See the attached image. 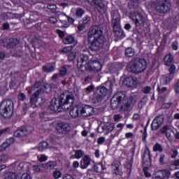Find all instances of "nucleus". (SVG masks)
Masks as SVG:
<instances>
[{
	"label": "nucleus",
	"instance_id": "41",
	"mask_svg": "<svg viewBox=\"0 0 179 179\" xmlns=\"http://www.w3.org/2000/svg\"><path fill=\"white\" fill-rule=\"evenodd\" d=\"M90 20H92V18L90 17V16L85 15L83 18V24H84V26H87V24H89V23H90Z\"/></svg>",
	"mask_w": 179,
	"mask_h": 179
},
{
	"label": "nucleus",
	"instance_id": "36",
	"mask_svg": "<svg viewBox=\"0 0 179 179\" xmlns=\"http://www.w3.org/2000/svg\"><path fill=\"white\" fill-rule=\"evenodd\" d=\"M66 73H68V68H66V66H62L59 70V76H65Z\"/></svg>",
	"mask_w": 179,
	"mask_h": 179
},
{
	"label": "nucleus",
	"instance_id": "62",
	"mask_svg": "<svg viewBox=\"0 0 179 179\" xmlns=\"http://www.w3.org/2000/svg\"><path fill=\"white\" fill-rule=\"evenodd\" d=\"M41 85H43V81H41V80L36 81L35 84L34 85V87H35L36 89H38V87H40V86H41Z\"/></svg>",
	"mask_w": 179,
	"mask_h": 179
},
{
	"label": "nucleus",
	"instance_id": "38",
	"mask_svg": "<svg viewBox=\"0 0 179 179\" xmlns=\"http://www.w3.org/2000/svg\"><path fill=\"white\" fill-rule=\"evenodd\" d=\"M85 12L86 11H85V10L83 8H80L76 10V16H77V17H82V16H83V15H85Z\"/></svg>",
	"mask_w": 179,
	"mask_h": 179
},
{
	"label": "nucleus",
	"instance_id": "11",
	"mask_svg": "<svg viewBox=\"0 0 179 179\" xmlns=\"http://www.w3.org/2000/svg\"><path fill=\"white\" fill-rule=\"evenodd\" d=\"M135 101V98L134 96H130L120 106L119 111L122 114H125V113H128L131 108L132 107V104H134Z\"/></svg>",
	"mask_w": 179,
	"mask_h": 179
},
{
	"label": "nucleus",
	"instance_id": "7",
	"mask_svg": "<svg viewBox=\"0 0 179 179\" xmlns=\"http://www.w3.org/2000/svg\"><path fill=\"white\" fill-rule=\"evenodd\" d=\"M129 19L135 24L137 30H141L145 26V18L139 11H131L129 13Z\"/></svg>",
	"mask_w": 179,
	"mask_h": 179
},
{
	"label": "nucleus",
	"instance_id": "29",
	"mask_svg": "<svg viewBox=\"0 0 179 179\" xmlns=\"http://www.w3.org/2000/svg\"><path fill=\"white\" fill-rule=\"evenodd\" d=\"M45 167L48 170H54L57 167V162L55 161H49L45 164Z\"/></svg>",
	"mask_w": 179,
	"mask_h": 179
},
{
	"label": "nucleus",
	"instance_id": "53",
	"mask_svg": "<svg viewBox=\"0 0 179 179\" xmlns=\"http://www.w3.org/2000/svg\"><path fill=\"white\" fill-rule=\"evenodd\" d=\"M15 138L14 137H10L9 138H7L6 140V142L7 143V144H8L9 146H10V145H13V143H15Z\"/></svg>",
	"mask_w": 179,
	"mask_h": 179
},
{
	"label": "nucleus",
	"instance_id": "50",
	"mask_svg": "<svg viewBox=\"0 0 179 179\" xmlns=\"http://www.w3.org/2000/svg\"><path fill=\"white\" fill-rule=\"evenodd\" d=\"M9 144L5 141L0 145V150L3 151L5 149H7V148H9Z\"/></svg>",
	"mask_w": 179,
	"mask_h": 179
},
{
	"label": "nucleus",
	"instance_id": "14",
	"mask_svg": "<svg viewBox=\"0 0 179 179\" xmlns=\"http://www.w3.org/2000/svg\"><path fill=\"white\" fill-rule=\"evenodd\" d=\"M171 176V172L168 169L159 170L155 173V179H169Z\"/></svg>",
	"mask_w": 179,
	"mask_h": 179
},
{
	"label": "nucleus",
	"instance_id": "43",
	"mask_svg": "<svg viewBox=\"0 0 179 179\" xmlns=\"http://www.w3.org/2000/svg\"><path fill=\"white\" fill-rule=\"evenodd\" d=\"M75 59H76V54L73 52H71L68 55V61H69V62H72L75 61Z\"/></svg>",
	"mask_w": 179,
	"mask_h": 179
},
{
	"label": "nucleus",
	"instance_id": "32",
	"mask_svg": "<svg viewBox=\"0 0 179 179\" xmlns=\"http://www.w3.org/2000/svg\"><path fill=\"white\" fill-rule=\"evenodd\" d=\"M132 82H134V78L131 77H127L124 80L123 83L127 87H131V86H132Z\"/></svg>",
	"mask_w": 179,
	"mask_h": 179
},
{
	"label": "nucleus",
	"instance_id": "56",
	"mask_svg": "<svg viewBox=\"0 0 179 179\" xmlns=\"http://www.w3.org/2000/svg\"><path fill=\"white\" fill-rule=\"evenodd\" d=\"M146 155L148 157V158L150 159V150H149L148 148H146L145 150L143 160V159H145V157H146Z\"/></svg>",
	"mask_w": 179,
	"mask_h": 179
},
{
	"label": "nucleus",
	"instance_id": "58",
	"mask_svg": "<svg viewBox=\"0 0 179 179\" xmlns=\"http://www.w3.org/2000/svg\"><path fill=\"white\" fill-rule=\"evenodd\" d=\"M106 142V137H99L97 139V143L98 145H103V143H104Z\"/></svg>",
	"mask_w": 179,
	"mask_h": 179
},
{
	"label": "nucleus",
	"instance_id": "6",
	"mask_svg": "<svg viewBox=\"0 0 179 179\" xmlns=\"http://www.w3.org/2000/svg\"><path fill=\"white\" fill-rule=\"evenodd\" d=\"M15 106L13 101L10 99H5L0 104V114L4 118H12Z\"/></svg>",
	"mask_w": 179,
	"mask_h": 179
},
{
	"label": "nucleus",
	"instance_id": "63",
	"mask_svg": "<svg viewBox=\"0 0 179 179\" xmlns=\"http://www.w3.org/2000/svg\"><path fill=\"white\" fill-rule=\"evenodd\" d=\"M94 89V85H89L86 89V92H88V93H92V92H93V90Z\"/></svg>",
	"mask_w": 179,
	"mask_h": 179
},
{
	"label": "nucleus",
	"instance_id": "64",
	"mask_svg": "<svg viewBox=\"0 0 179 179\" xmlns=\"http://www.w3.org/2000/svg\"><path fill=\"white\" fill-rule=\"evenodd\" d=\"M63 179H75L73 177L69 174H64L63 176Z\"/></svg>",
	"mask_w": 179,
	"mask_h": 179
},
{
	"label": "nucleus",
	"instance_id": "16",
	"mask_svg": "<svg viewBox=\"0 0 179 179\" xmlns=\"http://www.w3.org/2000/svg\"><path fill=\"white\" fill-rule=\"evenodd\" d=\"M90 164H92V158H90V156L87 155H84L80 162V169L82 170H86Z\"/></svg>",
	"mask_w": 179,
	"mask_h": 179
},
{
	"label": "nucleus",
	"instance_id": "1",
	"mask_svg": "<svg viewBox=\"0 0 179 179\" xmlns=\"http://www.w3.org/2000/svg\"><path fill=\"white\" fill-rule=\"evenodd\" d=\"M87 43L91 51H100L101 48H110V38L103 34L100 25H92L87 34Z\"/></svg>",
	"mask_w": 179,
	"mask_h": 179
},
{
	"label": "nucleus",
	"instance_id": "8",
	"mask_svg": "<svg viewBox=\"0 0 179 179\" xmlns=\"http://www.w3.org/2000/svg\"><path fill=\"white\" fill-rule=\"evenodd\" d=\"M40 96V90L36 91L30 98L31 107L32 108H37V107H43L45 103V99Z\"/></svg>",
	"mask_w": 179,
	"mask_h": 179
},
{
	"label": "nucleus",
	"instance_id": "61",
	"mask_svg": "<svg viewBox=\"0 0 179 179\" xmlns=\"http://www.w3.org/2000/svg\"><path fill=\"white\" fill-rule=\"evenodd\" d=\"M69 26H71V24H69L66 20L62 21V27H64V29H67V27H69Z\"/></svg>",
	"mask_w": 179,
	"mask_h": 179
},
{
	"label": "nucleus",
	"instance_id": "31",
	"mask_svg": "<svg viewBox=\"0 0 179 179\" xmlns=\"http://www.w3.org/2000/svg\"><path fill=\"white\" fill-rule=\"evenodd\" d=\"M170 66V68L168 70L169 71L168 75L174 78V75L176 73V71L177 69V67L174 64H171V66Z\"/></svg>",
	"mask_w": 179,
	"mask_h": 179
},
{
	"label": "nucleus",
	"instance_id": "40",
	"mask_svg": "<svg viewBox=\"0 0 179 179\" xmlns=\"http://www.w3.org/2000/svg\"><path fill=\"white\" fill-rule=\"evenodd\" d=\"M52 177L54 179H59L62 177V173L60 171L56 170L52 173Z\"/></svg>",
	"mask_w": 179,
	"mask_h": 179
},
{
	"label": "nucleus",
	"instance_id": "52",
	"mask_svg": "<svg viewBox=\"0 0 179 179\" xmlns=\"http://www.w3.org/2000/svg\"><path fill=\"white\" fill-rule=\"evenodd\" d=\"M173 90L176 94H179V79L178 82L174 85Z\"/></svg>",
	"mask_w": 179,
	"mask_h": 179
},
{
	"label": "nucleus",
	"instance_id": "34",
	"mask_svg": "<svg viewBox=\"0 0 179 179\" xmlns=\"http://www.w3.org/2000/svg\"><path fill=\"white\" fill-rule=\"evenodd\" d=\"M42 71L43 72H54V71H55V68L54 67V66L51 65V66H43L42 68Z\"/></svg>",
	"mask_w": 179,
	"mask_h": 179
},
{
	"label": "nucleus",
	"instance_id": "13",
	"mask_svg": "<svg viewBox=\"0 0 179 179\" xmlns=\"http://www.w3.org/2000/svg\"><path fill=\"white\" fill-rule=\"evenodd\" d=\"M31 131L27 129V127H22L17 128L13 133L15 138H24L27 135H30Z\"/></svg>",
	"mask_w": 179,
	"mask_h": 179
},
{
	"label": "nucleus",
	"instance_id": "46",
	"mask_svg": "<svg viewBox=\"0 0 179 179\" xmlns=\"http://www.w3.org/2000/svg\"><path fill=\"white\" fill-rule=\"evenodd\" d=\"M86 29V26L84 25L83 24L82 25H79L78 27V34H83V31Z\"/></svg>",
	"mask_w": 179,
	"mask_h": 179
},
{
	"label": "nucleus",
	"instance_id": "23",
	"mask_svg": "<svg viewBox=\"0 0 179 179\" xmlns=\"http://www.w3.org/2000/svg\"><path fill=\"white\" fill-rule=\"evenodd\" d=\"M113 33L117 38H124V30H122V28L119 27L113 29Z\"/></svg>",
	"mask_w": 179,
	"mask_h": 179
},
{
	"label": "nucleus",
	"instance_id": "33",
	"mask_svg": "<svg viewBox=\"0 0 179 179\" xmlns=\"http://www.w3.org/2000/svg\"><path fill=\"white\" fill-rule=\"evenodd\" d=\"M153 152H159V153H162L163 146L159 143H155V145L153 146Z\"/></svg>",
	"mask_w": 179,
	"mask_h": 179
},
{
	"label": "nucleus",
	"instance_id": "30",
	"mask_svg": "<svg viewBox=\"0 0 179 179\" xmlns=\"http://www.w3.org/2000/svg\"><path fill=\"white\" fill-rule=\"evenodd\" d=\"M118 63H115L110 65V66H109V72L110 73H117V72H118L119 71V68H118Z\"/></svg>",
	"mask_w": 179,
	"mask_h": 179
},
{
	"label": "nucleus",
	"instance_id": "27",
	"mask_svg": "<svg viewBox=\"0 0 179 179\" xmlns=\"http://www.w3.org/2000/svg\"><path fill=\"white\" fill-rule=\"evenodd\" d=\"M124 54L127 58H132L135 55V49L132 48H127L125 50Z\"/></svg>",
	"mask_w": 179,
	"mask_h": 179
},
{
	"label": "nucleus",
	"instance_id": "17",
	"mask_svg": "<svg viewBox=\"0 0 179 179\" xmlns=\"http://www.w3.org/2000/svg\"><path fill=\"white\" fill-rule=\"evenodd\" d=\"M163 121H164V119H163V116L162 115H157L152 122L151 124V129L152 131H156L159 129V127L161 126L162 124H163Z\"/></svg>",
	"mask_w": 179,
	"mask_h": 179
},
{
	"label": "nucleus",
	"instance_id": "21",
	"mask_svg": "<svg viewBox=\"0 0 179 179\" xmlns=\"http://www.w3.org/2000/svg\"><path fill=\"white\" fill-rule=\"evenodd\" d=\"M76 41L73 35H68L65 36L62 40L64 44H74L73 47H75L76 45V43H75Z\"/></svg>",
	"mask_w": 179,
	"mask_h": 179
},
{
	"label": "nucleus",
	"instance_id": "45",
	"mask_svg": "<svg viewBox=\"0 0 179 179\" xmlns=\"http://www.w3.org/2000/svg\"><path fill=\"white\" fill-rule=\"evenodd\" d=\"M56 33H57V34H58L59 38H62V40H64V38H65V32H64V31H62L61 29H57Z\"/></svg>",
	"mask_w": 179,
	"mask_h": 179
},
{
	"label": "nucleus",
	"instance_id": "9",
	"mask_svg": "<svg viewBox=\"0 0 179 179\" xmlns=\"http://www.w3.org/2000/svg\"><path fill=\"white\" fill-rule=\"evenodd\" d=\"M170 9H171V3L169 0H161L155 6V10L159 13H167Z\"/></svg>",
	"mask_w": 179,
	"mask_h": 179
},
{
	"label": "nucleus",
	"instance_id": "57",
	"mask_svg": "<svg viewBox=\"0 0 179 179\" xmlns=\"http://www.w3.org/2000/svg\"><path fill=\"white\" fill-rule=\"evenodd\" d=\"M171 152H173V155L171 156V159H176L177 156H178V150L173 149L171 150Z\"/></svg>",
	"mask_w": 179,
	"mask_h": 179
},
{
	"label": "nucleus",
	"instance_id": "49",
	"mask_svg": "<svg viewBox=\"0 0 179 179\" xmlns=\"http://www.w3.org/2000/svg\"><path fill=\"white\" fill-rule=\"evenodd\" d=\"M151 90H152V87H150L149 86H145L143 89V93H144V94H149V93H150Z\"/></svg>",
	"mask_w": 179,
	"mask_h": 179
},
{
	"label": "nucleus",
	"instance_id": "3",
	"mask_svg": "<svg viewBox=\"0 0 179 179\" xmlns=\"http://www.w3.org/2000/svg\"><path fill=\"white\" fill-rule=\"evenodd\" d=\"M77 68L81 71H90V72L97 73L101 71L102 66L100 62L96 61L91 63L89 60V56L82 54L78 57Z\"/></svg>",
	"mask_w": 179,
	"mask_h": 179
},
{
	"label": "nucleus",
	"instance_id": "5",
	"mask_svg": "<svg viewBox=\"0 0 179 179\" xmlns=\"http://www.w3.org/2000/svg\"><path fill=\"white\" fill-rule=\"evenodd\" d=\"M145 70L146 60L145 59H139L138 61L132 60L127 67V72H131V73H142Z\"/></svg>",
	"mask_w": 179,
	"mask_h": 179
},
{
	"label": "nucleus",
	"instance_id": "51",
	"mask_svg": "<svg viewBox=\"0 0 179 179\" xmlns=\"http://www.w3.org/2000/svg\"><path fill=\"white\" fill-rule=\"evenodd\" d=\"M171 48L173 50V51H177V50H178V42H177V41L172 43Z\"/></svg>",
	"mask_w": 179,
	"mask_h": 179
},
{
	"label": "nucleus",
	"instance_id": "28",
	"mask_svg": "<svg viewBox=\"0 0 179 179\" xmlns=\"http://www.w3.org/2000/svg\"><path fill=\"white\" fill-rule=\"evenodd\" d=\"M94 170L95 173H101L104 170V165H103V163L94 164Z\"/></svg>",
	"mask_w": 179,
	"mask_h": 179
},
{
	"label": "nucleus",
	"instance_id": "48",
	"mask_svg": "<svg viewBox=\"0 0 179 179\" xmlns=\"http://www.w3.org/2000/svg\"><path fill=\"white\" fill-rule=\"evenodd\" d=\"M47 8L50 10H52V12H55L57 10V5L56 4H48Z\"/></svg>",
	"mask_w": 179,
	"mask_h": 179
},
{
	"label": "nucleus",
	"instance_id": "60",
	"mask_svg": "<svg viewBox=\"0 0 179 179\" xmlns=\"http://www.w3.org/2000/svg\"><path fill=\"white\" fill-rule=\"evenodd\" d=\"M6 57V53L5 52H0V64L5 59Z\"/></svg>",
	"mask_w": 179,
	"mask_h": 179
},
{
	"label": "nucleus",
	"instance_id": "15",
	"mask_svg": "<svg viewBox=\"0 0 179 179\" xmlns=\"http://www.w3.org/2000/svg\"><path fill=\"white\" fill-rule=\"evenodd\" d=\"M94 114V108L89 105L81 106V115L83 117H92Z\"/></svg>",
	"mask_w": 179,
	"mask_h": 179
},
{
	"label": "nucleus",
	"instance_id": "25",
	"mask_svg": "<svg viewBox=\"0 0 179 179\" xmlns=\"http://www.w3.org/2000/svg\"><path fill=\"white\" fill-rule=\"evenodd\" d=\"M48 148V142L42 141L38 144V152H44Z\"/></svg>",
	"mask_w": 179,
	"mask_h": 179
},
{
	"label": "nucleus",
	"instance_id": "55",
	"mask_svg": "<svg viewBox=\"0 0 179 179\" xmlns=\"http://www.w3.org/2000/svg\"><path fill=\"white\" fill-rule=\"evenodd\" d=\"M169 129H170V126H169V124H166L162 128L161 132L162 134H167V131Z\"/></svg>",
	"mask_w": 179,
	"mask_h": 179
},
{
	"label": "nucleus",
	"instance_id": "22",
	"mask_svg": "<svg viewBox=\"0 0 179 179\" xmlns=\"http://www.w3.org/2000/svg\"><path fill=\"white\" fill-rule=\"evenodd\" d=\"M174 79V77L170 76L169 74H166L163 76L160 79V83L162 85H169V83H171V80Z\"/></svg>",
	"mask_w": 179,
	"mask_h": 179
},
{
	"label": "nucleus",
	"instance_id": "4",
	"mask_svg": "<svg viewBox=\"0 0 179 179\" xmlns=\"http://www.w3.org/2000/svg\"><path fill=\"white\" fill-rule=\"evenodd\" d=\"M114 87V82L108 80L104 83L96 87V90L94 94V103H97L103 101L108 93H113V88Z\"/></svg>",
	"mask_w": 179,
	"mask_h": 179
},
{
	"label": "nucleus",
	"instance_id": "35",
	"mask_svg": "<svg viewBox=\"0 0 179 179\" xmlns=\"http://www.w3.org/2000/svg\"><path fill=\"white\" fill-rule=\"evenodd\" d=\"M39 117L40 118H41V121L46 122L48 121V120H50V118L48 117V113L47 112H42L39 114Z\"/></svg>",
	"mask_w": 179,
	"mask_h": 179
},
{
	"label": "nucleus",
	"instance_id": "2",
	"mask_svg": "<svg viewBox=\"0 0 179 179\" xmlns=\"http://www.w3.org/2000/svg\"><path fill=\"white\" fill-rule=\"evenodd\" d=\"M74 103L75 95L69 90H66L58 98L52 99L50 105L48 106V111H51V114L68 111Z\"/></svg>",
	"mask_w": 179,
	"mask_h": 179
},
{
	"label": "nucleus",
	"instance_id": "44",
	"mask_svg": "<svg viewBox=\"0 0 179 179\" xmlns=\"http://www.w3.org/2000/svg\"><path fill=\"white\" fill-rule=\"evenodd\" d=\"M114 128H115V124L113 123L110 124L106 127V132L108 134H110V132H113V131H114Z\"/></svg>",
	"mask_w": 179,
	"mask_h": 179
},
{
	"label": "nucleus",
	"instance_id": "20",
	"mask_svg": "<svg viewBox=\"0 0 179 179\" xmlns=\"http://www.w3.org/2000/svg\"><path fill=\"white\" fill-rule=\"evenodd\" d=\"M174 62V55L173 54L169 53L165 55L164 58V64L166 66H171Z\"/></svg>",
	"mask_w": 179,
	"mask_h": 179
},
{
	"label": "nucleus",
	"instance_id": "12",
	"mask_svg": "<svg viewBox=\"0 0 179 179\" xmlns=\"http://www.w3.org/2000/svg\"><path fill=\"white\" fill-rule=\"evenodd\" d=\"M71 128L69 124L61 122L57 123L56 127V130L59 134H62L63 135H66L68 132H70Z\"/></svg>",
	"mask_w": 179,
	"mask_h": 179
},
{
	"label": "nucleus",
	"instance_id": "59",
	"mask_svg": "<svg viewBox=\"0 0 179 179\" xmlns=\"http://www.w3.org/2000/svg\"><path fill=\"white\" fill-rule=\"evenodd\" d=\"M18 97L20 101H23L24 100H26V94H24V93L23 92L20 93L18 94Z\"/></svg>",
	"mask_w": 179,
	"mask_h": 179
},
{
	"label": "nucleus",
	"instance_id": "18",
	"mask_svg": "<svg viewBox=\"0 0 179 179\" xmlns=\"http://www.w3.org/2000/svg\"><path fill=\"white\" fill-rule=\"evenodd\" d=\"M69 114L72 118H78L79 115H82L81 106L76 105L73 106L70 110Z\"/></svg>",
	"mask_w": 179,
	"mask_h": 179
},
{
	"label": "nucleus",
	"instance_id": "39",
	"mask_svg": "<svg viewBox=\"0 0 179 179\" xmlns=\"http://www.w3.org/2000/svg\"><path fill=\"white\" fill-rule=\"evenodd\" d=\"M85 155V152L82 150H77L75 152L76 159H81Z\"/></svg>",
	"mask_w": 179,
	"mask_h": 179
},
{
	"label": "nucleus",
	"instance_id": "47",
	"mask_svg": "<svg viewBox=\"0 0 179 179\" xmlns=\"http://www.w3.org/2000/svg\"><path fill=\"white\" fill-rule=\"evenodd\" d=\"M6 160H8L7 155L2 154L0 155V163H6Z\"/></svg>",
	"mask_w": 179,
	"mask_h": 179
},
{
	"label": "nucleus",
	"instance_id": "19",
	"mask_svg": "<svg viewBox=\"0 0 179 179\" xmlns=\"http://www.w3.org/2000/svg\"><path fill=\"white\" fill-rule=\"evenodd\" d=\"M92 3H94L96 9L98 10V12H99V13H101V12H104L106 9V3H104V1H103V0H92Z\"/></svg>",
	"mask_w": 179,
	"mask_h": 179
},
{
	"label": "nucleus",
	"instance_id": "54",
	"mask_svg": "<svg viewBox=\"0 0 179 179\" xmlns=\"http://www.w3.org/2000/svg\"><path fill=\"white\" fill-rule=\"evenodd\" d=\"M157 90L159 94H163V93L167 92V87H162V88H160V87H157Z\"/></svg>",
	"mask_w": 179,
	"mask_h": 179
},
{
	"label": "nucleus",
	"instance_id": "24",
	"mask_svg": "<svg viewBox=\"0 0 179 179\" xmlns=\"http://www.w3.org/2000/svg\"><path fill=\"white\" fill-rule=\"evenodd\" d=\"M19 44V39L16 38H10L9 39V42L7 44L8 48H13V47H16Z\"/></svg>",
	"mask_w": 179,
	"mask_h": 179
},
{
	"label": "nucleus",
	"instance_id": "37",
	"mask_svg": "<svg viewBox=\"0 0 179 179\" xmlns=\"http://www.w3.org/2000/svg\"><path fill=\"white\" fill-rule=\"evenodd\" d=\"M73 48V46H67L62 48V50H60L61 54H68L69 52H71Z\"/></svg>",
	"mask_w": 179,
	"mask_h": 179
},
{
	"label": "nucleus",
	"instance_id": "10",
	"mask_svg": "<svg viewBox=\"0 0 179 179\" xmlns=\"http://www.w3.org/2000/svg\"><path fill=\"white\" fill-rule=\"evenodd\" d=\"M122 96H124V94H122L121 92H118L113 96L110 99V106L112 110H117V108L121 106L122 100H124Z\"/></svg>",
	"mask_w": 179,
	"mask_h": 179
},
{
	"label": "nucleus",
	"instance_id": "42",
	"mask_svg": "<svg viewBox=\"0 0 179 179\" xmlns=\"http://www.w3.org/2000/svg\"><path fill=\"white\" fill-rule=\"evenodd\" d=\"M11 129L12 128L10 127H6L0 130V134H1V135H3V134H8V135H10V134H12Z\"/></svg>",
	"mask_w": 179,
	"mask_h": 179
},
{
	"label": "nucleus",
	"instance_id": "26",
	"mask_svg": "<svg viewBox=\"0 0 179 179\" xmlns=\"http://www.w3.org/2000/svg\"><path fill=\"white\" fill-rule=\"evenodd\" d=\"M120 20L119 17H113L112 18V24L113 29H118L121 27V24H120Z\"/></svg>",
	"mask_w": 179,
	"mask_h": 179
}]
</instances>
